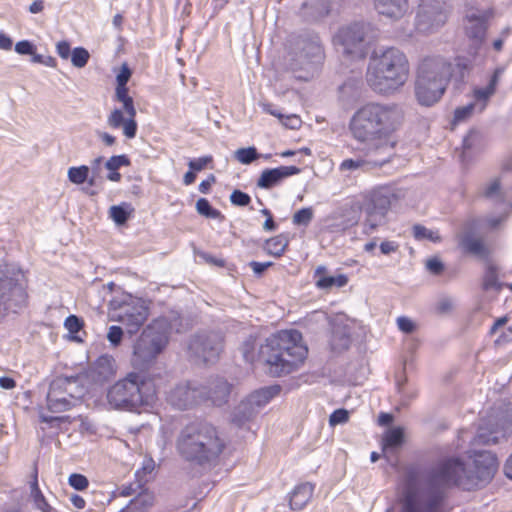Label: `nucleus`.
Masks as SVG:
<instances>
[{
	"label": "nucleus",
	"mask_w": 512,
	"mask_h": 512,
	"mask_svg": "<svg viewBox=\"0 0 512 512\" xmlns=\"http://www.w3.org/2000/svg\"><path fill=\"white\" fill-rule=\"evenodd\" d=\"M512 433V403H501L492 409L487 422L481 425L471 441L468 458L471 463L450 458L440 462L417 484L410 485L402 499L400 512H444V488L457 485L471 490L487 484L494 476L496 456L481 446L496 444L499 434Z\"/></svg>",
	"instance_id": "1"
},
{
	"label": "nucleus",
	"mask_w": 512,
	"mask_h": 512,
	"mask_svg": "<svg viewBox=\"0 0 512 512\" xmlns=\"http://www.w3.org/2000/svg\"><path fill=\"white\" fill-rule=\"evenodd\" d=\"M404 121V111L395 103L370 102L355 111L349 122L352 137L370 152L392 157L394 133Z\"/></svg>",
	"instance_id": "2"
},
{
	"label": "nucleus",
	"mask_w": 512,
	"mask_h": 512,
	"mask_svg": "<svg viewBox=\"0 0 512 512\" xmlns=\"http://www.w3.org/2000/svg\"><path fill=\"white\" fill-rule=\"evenodd\" d=\"M255 339L250 337L243 342L240 350L248 363L257 358L267 366L272 376L291 373L305 360L308 349L303 343L302 334L297 330H282L268 337L255 352Z\"/></svg>",
	"instance_id": "3"
},
{
	"label": "nucleus",
	"mask_w": 512,
	"mask_h": 512,
	"mask_svg": "<svg viewBox=\"0 0 512 512\" xmlns=\"http://www.w3.org/2000/svg\"><path fill=\"white\" fill-rule=\"evenodd\" d=\"M226 447L218 429L207 422H192L184 426L176 440V449L186 461L211 465L218 461Z\"/></svg>",
	"instance_id": "4"
},
{
	"label": "nucleus",
	"mask_w": 512,
	"mask_h": 512,
	"mask_svg": "<svg viewBox=\"0 0 512 512\" xmlns=\"http://www.w3.org/2000/svg\"><path fill=\"white\" fill-rule=\"evenodd\" d=\"M410 74L407 56L400 49L388 47L373 52L369 59L366 81L382 95H391L405 85Z\"/></svg>",
	"instance_id": "5"
},
{
	"label": "nucleus",
	"mask_w": 512,
	"mask_h": 512,
	"mask_svg": "<svg viewBox=\"0 0 512 512\" xmlns=\"http://www.w3.org/2000/svg\"><path fill=\"white\" fill-rule=\"evenodd\" d=\"M178 318L159 317L153 320L140 334L133 345L131 364L146 370L153 366L169 343L173 330L179 331Z\"/></svg>",
	"instance_id": "6"
},
{
	"label": "nucleus",
	"mask_w": 512,
	"mask_h": 512,
	"mask_svg": "<svg viewBox=\"0 0 512 512\" xmlns=\"http://www.w3.org/2000/svg\"><path fill=\"white\" fill-rule=\"evenodd\" d=\"M452 72V64L446 58H424L416 72L415 97L418 103L427 107L437 103L446 91Z\"/></svg>",
	"instance_id": "7"
},
{
	"label": "nucleus",
	"mask_w": 512,
	"mask_h": 512,
	"mask_svg": "<svg viewBox=\"0 0 512 512\" xmlns=\"http://www.w3.org/2000/svg\"><path fill=\"white\" fill-rule=\"evenodd\" d=\"M154 400V388L136 373L128 374L107 392V401L115 409L133 410L142 405H150Z\"/></svg>",
	"instance_id": "8"
},
{
	"label": "nucleus",
	"mask_w": 512,
	"mask_h": 512,
	"mask_svg": "<svg viewBox=\"0 0 512 512\" xmlns=\"http://www.w3.org/2000/svg\"><path fill=\"white\" fill-rule=\"evenodd\" d=\"M397 200L394 189L389 186H376L361 194L358 202L365 216L362 223L365 235L374 233L388 222V213Z\"/></svg>",
	"instance_id": "9"
},
{
	"label": "nucleus",
	"mask_w": 512,
	"mask_h": 512,
	"mask_svg": "<svg viewBox=\"0 0 512 512\" xmlns=\"http://www.w3.org/2000/svg\"><path fill=\"white\" fill-rule=\"evenodd\" d=\"M26 277L14 264L0 262V318L10 309L21 307L26 300Z\"/></svg>",
	"instance_id": "10"
},
{
	"label": "nucleus",
	"mask_w": 512,
	"mask_h": 512,
	"mask_svg": "<svg viewBox=\"0 0 512 512\" xmlns=\"http://www.w3.org/2000/svg\"><path fill=\"white\" fill-rule=\"evenodd\" d=\"M148 315L149 308L144 300L131 299L115 309L111 314V318L114 321L120 322L128 333L133 334L144 324Z\"/></svg>",
	"instance_id": "11"
},
{
	"label": "nucleus",
	"mask_w": 512,
	"mask_h": 512,
	"mask_svg": "<svg viewBox=\"0 0 512 512\" xmlns=\"http://www.w3.org/2000/svg\"><path fill=\"white\" fill-rule=\"evenodd\" d=\"M223 349V337L216 332H203L195 335L190 343L191 354L204 363H214Z\"/></svg>",
	"instance_id": "12"
},
{
	"label": "nucleus",
	"mask_w": 512,
	"mask_h": 512,
	"mask_svg": "<svg viewBox=\"0 0 512 512\" xmlns=\"http://www.w3.org/2000/svg\"><path fill=\"white\" fill-rule=\"evenodd\" d=\"M75 383L76 380L69 378H57L52 381L47 394V407L51 412H64L79 402V397L72 393Z\"/></svg>",
	"instance_id": "13"
},
{
	"label": "nucleus",
	"mask_w": 512,
	"mask_h": 512,
	"mask_svg": "<svg viewBox=\"0 0 512 512\" xmlns=\"http://www.w3.org/2000/svg\"><path fill=\"white\" fill-rule=\"evenodd\" d=\"M447 20L444 0H421L417 13V28L422 32L438 29Z\"/></svg>",
	"instance_id": "14"
},
{
	"label": "nucleus",
	"mask_w": 512,
	"mask_h": 512,
	"mask_svg": "<svg viewBox=\"0 0 512 512\" xmlns=\"http://www.w3.org/2000/svg\"><path fill=\"white\" fill-rule=\"evenodd\" d=\"M364 35L363 26L354 24L340 29L334 37V42L336 45L342 46L343 53L362 57L364 54Z\"/></svg>",
	"instance_id": "15"
},
{
	"label": "nucleus",
	"mask_w": 512,
	"mask_h": 512,
	"mask_svg": "<svg viewBox=\"0 0 512 512\" xmlns=\"http://www.w3.org/2000/svg\"><path fill=\"white\" fill-rule=\"evenodd\" d=\"M205 398L200 385L195 382H187L177 385L168 395V401L178 409H187L195 404L203 402Z\"/></svg>",
	"instance_id": "16"
},
{
	"label": "nucleus",
	"mask_w": 512,
	"mask_h": 512,
	"mask_svg": "<svg viewBox=\"0 0 512 512\" xmlns=\"http://www.w3.org/2000/svg\"><path fill=\"white\" fill-rule=\"evenodd\" d=\"M489 14L485 11L470 9L463 19L465 35L476 45H480L488 30Z\"/></svg>",
	"instance_id": "17"
},
{
	"label": "nucleus",
	"mask_w": 512,
	"mask_h": 512,
	"mask_svg": "<svg viewBox=\"0 0 512 512\" xmlns=\"http://www.w3.org/2000/svg\"><path fill=\"white\" fill-rule=\"evenodd\" d=\"M300 169L296 166H280L262 171L257 180V186L262 189H271L279 185L284 179L297 175Z\"/></svg>",
	"instance_id": "18"
},
{
	"label": "nucleus",
	"mask_w": 512,
	"mask_h": 512,
	"mask_svg": "<svg viewBox=\"0 0 512 512\" xmlns=\"http://www.w3.org/2000/svg\"><path fill=\"white\" fill-rule=\"evenodd\" d=\"M230 384L223 378L211 380L207 385H200V391L205 398L203 402L210 401L215 406H221L228 400L230 394Z\"/></svg>",
	"instance_id": "19"
},
{
	"label": "nucleus",
	"mask_w": 512,
	"mask_h": 512,
	"mask_svg": "<svg viewBox=\"0 0 512 512\" xmlns=\"http://www.w3.org/2000/svg\"><path fill=\"white\" fill-rule=\"evenodd\" d=\"M391 159V156L389 155H379L375 152H370L367 149V155L366 158H356V159H345L340 164V170L341 171H353V170H370L374 167H381L385 163L389 162Z\"/></svg>",
	"instance_id": "20"
},
{
	"label": "nucleus",
	"mask_w": 512,
	"mask_h": 512,
	"mask_svg": "<svg viewBox=\"0 0 512 512\" xmlns=\"http://www.w3.org/2000/svg\"><path fill=\"white\" fill-rule=\"evenodd\" d=\"M136 115L126 114L124 109H114L107 117V124L113 129L122 127L123 134L132 139L137 133V122L135 120Z\"/></svg>",
	"instance_id": "21"
},
{
	"label": "nucleus",
	"mask_w": 512,
	"mask_h": 512,
	"mask_svg": "<svg viewBox=\"0 0 512 512\" xmlns=\"http://www.w3.org/2000/svg\"><path fill=\"white\" fill-rule=\"evenodd\" d=\"M375 9L379 14L398 20L409 11V0H374Z\"/></svg>",
	"instance_id": "22"
},
{
	"label": "nucleus",
	"mask_w": 512,
	"mask_h": 512,
	"mask_svg": "<svg viewBox=\"0 0 512 512\" xmlns=\"http://www.w3.org/2000/svg\"><path fill=\"white\" fill-rule=\"evenodd\" d=\"M458 244L464 253L479 257L487 258L489 249L484 241L473 235L471 232H464L458 235Z\"/></svg>",
	"instance_id": "23"
},
{
	"label": "nucleus",
	"mask_w": 512,
	"mask_h": 512,
	"mask_svg": "<svg viewBox=\"0 0 512 512\" xmlns=\"http://www.w3.org/2000/svg\"><path fill=\"white\" fill-rule=\"evenodd\" d=\"M299 57L304 65L319 64L322 61L323 50L318 36H312L302 42Z\"/></svg>",
	"instance_id": "24"
},
{
	"label": "nucleus",
	"mask_w": 512,
	"mask_h": 512,
	"mask_svg": "<svg viewBox=\"0 0 512 512\" xmlns=\"http://www.w3.org/2000/svg\"><path fill=\"white\" fill-rule=\"evenodd\" d=\"M325 273L326 268L324 266H319L315 270V285L319 289L329 290L334 286L340 288L344 287L348 282V278L344 274H340L338 276H327Z\"/></svg>",
	"instance_id": "25"
},
{
	"label": "nucleus",
	"mask_w": 512,
	"mask_h": 512,
	"mask_svg": "<svg viewBox=\"0 0 512 512\" xmlns=\"http://www.w3.org/2000/svg\"><path fill=\"white\" fill-rule=\"evenodd\" d=\"M314 486L311 483H302L295 487L290 496V508L302 510L311 500Z\"/></svg>",
	"instance_id": "26"
},
{
	"label": "nucleus",
	"mask_w": 512,
	"mask_h": 512,
	"mask_svg": "<svg viewBox=\"0 0 512 512\" xmlns=\"http://www.w3.org/2000/svg\"><path fill=\"white\" fill-rule=\"evenodd\" d=\"M259 411L253 404L245 398L233 410L232 422L237 426H243L245 423L251 421Z\"/></svg>",
	"instance_id": "27"
},
{
	"label": "nucleus",
	"mask_w": 512,
	"mask_h": 512,
	"mask_svg": "<svg viewBox=\"0 0 512 512\" xmlns=\"http://www.w3.org/2000/svg\"><path fill=\"white\" fill-rule=\"evenodd\" d=\"M279 392H280V386H278V385L267 386V387H262L258 390H255L246 398L260 412V410L266 404H268L271 401V399H273L275 396H277L279 394Z\"/></svg>",
	"instance_id": "28"
},
{
	"label": "nucleus",
	"mask_w": 512,
	"mask_h": 512,
	"mask_svg": "<svg viewBox=\"0 0 512 512\" xmlns=\"http://www.w3.org/2000/svg\"><path fill=\"white\" fill-rule=\"evenodd\" d=\"M92 372L98 381H104L115 373V360L110 355H102L97 358L92 367Z\"/></svg>",
	"instance_id": "29"
},
{
	"label": "nucleus",
	"mask_w": 512,
	"mask_h": 512,
	"mask_svg": "<svg viewBox=\"0 0 512 512\" xmlns=\"http://www.w3.org/2000/svg\"><path fill=\"white\" fill-rule=\"evenodd\" d=\"M361 211L358 199L344 205L341 209V228L344 230L358 224Z\"/></svg>",
	"instance_id": "30"
},
{
	"label": "nucleus",
	"mask_w": 512,
	"mask_h": 512,
	"mask_svg": "<svg viewBox=\"0 0 512 512\" xmlns=\"http://www.w3.org/2000/svg\"><path fill=\"white\" fill-rule=\"evenodd\" d=\"M154 497L151 493L145 491L139 493L133 498L129 504L124 507L120 512H147L153 505Z\"/></svg>",
	"instance_id": "31"
},
{
	"label": "nucleus",
	"mask_w": 512,
	"mask_h": 512,
	"mask_svg": "<svg viewBox=\"0 0 512 512\" xmlns=\"http://www.w3.org/2000/svg\"><path fill=\"white\" fill-rule=\"evenodd\" d=\"M30 498L33 501L34 507L40 512H57V510L47 502L45 496L41 492L38 486L37 474H35L34 480L30 485Z\"/></svg>",
	"instance_id": "32"
},
{
	"label": "nucleus",
	"mask_w": 512,
	"mask_h": 512,
	"mask_svg": "<svg viewBox=\"0 0 512 512\" xmlns=\"http://www.w3.org/2000/svg\"><path fill=\"white\" fill-rule=\"evenodd\" d=\"M287 245V239L283 235H277L265 242L264 249L268 254L280 257L284 253Z\"/></svg>",
	"instance_id": "33"
},
{
	"label": "nucleus",
	"mask_w": 512,
	"mask_h": 512,
	"mask_svg": "<svg viewBox=\"0 0 512 512\" xmlns=\"http://www.w3.org/2000/svg\"><path fill=\"white\" fill-rule=\"evenodd\" d=\"M494 94L495 92L488 86L483 88H475L473 90V103L478 108V113H481L486 109L490 98Z\"/></svg>",
	"instance_id": "34"
},
{
	"label": "nucleus",
	"mask_w": 512,
	"mask_h": 512,
	"mask_svg": "<svg viewBox=\"0 0 512 512\" xmlns=\"http://www.w3.org/2000/svg\"><path fill=\"white\" fill-rule=\"evenodd\" d=\"M403 429L400 427L389 429L383 438L384 451L387 449L398 448L403 443Z\"/></svg>",
	"instance_id": "35"
},
{
	"label": "nucleus",
	"mask_w": 512,
	"mask_h": 512,
	"mask_svg": "<svg viewBox=\"0 0 512 512\" xmlns=\"http://www.w3.org/2000/svg\"><path fill=\"white\" fill-rule=\"evenodd\" d=\"M115 97L123 104V109L126 114H130L131 116L136 115L134 101L128 94L127 86H116Z\"/></svg>",
	"instance_id": "36"
},
{
	"label": "nucleus",
	"mask_w": 512,
	"mask_h": 512,
	"mask_svg": "<svg viewBox=\"0 0 512 512\" xmlns=\"http://www.w3.org/2000/svg\"><path fill=\"white\" fill-rule=\"evenodd\" d=\"M90 168L86 165L70 167L67 171V177L70 182L81 185L88 180Z\"/></svg>",
	"instance_id": "37"
},
{
	"label": "nucleus",
	"mask_w": 512,
	"mask_h": 512,
	"mask_svg": "<svg viewBox=\"0 0 512 512\" xmlns=\"http://www.w3.org/2000/svg\"><path fill=\"white\" fill-rule=\"evenodd\" d=\"M261 155L253 146L247 148H239L234 152V158L243 165H249L257 160Z\"/></svg>",
	"instance_id": "38"
},
{
	"label": "nucleus",
	"mask_w": 512,
	"mask_h": 512,
	"mask_svg": "<svg viewBox=\"0 0 512 512\" xmlns=\"http://www.w3.org/2000/svg\"><path fill=\"white\" fill-rule=\"evenodd\" d=\"M413 236L416 240H429L434 243L440 241V236L436 231L427 229L422 225H415L413 227Z\"/></svg>",
	"instance_id": "39"
},
{
	"label": "nucleus",
	"mask_w": 512,
	"mask_h": 512,
	"mask_svg": "<svg viewBox=\"0 0 512 512\" xmlns=\"http://www.w3.org/2000/svg\"><path fill=\"white\" fill-rule=\"evenodd\" d=\"M126 206V204L114 205L109 209V216L117 225H123L129 218V212L126 210Z\"/></svg>",
	"instance_id": "40"
},
{
	"label": "nucleus",
	"mask_w": 512,
	"mask_h": 512,
	"mask_svg": "<svg viewBox=\"0 0 512 512\" xmlns=\"http://www.w3.org/2000/svg\"><path fill=\"white\" fill-rule=\"evenodd\" d=\"M478 113V108L473 102L458 107L454 112V123H460L470 118L474 113Z\"/></svg>",
	"instance_id": "41"
},
{
	"label": "nucleus",
	"mask_w": 512,
	"mask_h": 512,
	"mask_svg": "<svg viewBox=\"0 0 512 512\" xmlns=\"http://www.w3.org/2000/svg\"><path fill=\"white\" fill-rule=\"evenodd\" d=\"M90 58L89 52L83 47H76L71 54V62L74 67L83 68Z\"/></svg>",
	"instance_id": "42"
},
{
	"label": "nucleus",
	"mask_w": 512,
	"mask_h": 512,
	"mask_svg": "<svg viewBox=\"0 0 512 512\" xmlns=\"http://www.w3.org/2000/svg\"><path fill=\"white\" fill-rule=\"evenodd\" d=\"M196 210L199 214L204 215L208 218H217L220 212L210 205L209 201L205 198H200L196 202Z\"/></svg>",
	"instance_id": "43"
},
{
	"label": "nucleus",
	"mask_w": 512,
	"mask_h": 512,
	"mask_svg": "<svg viewBox=\"0 0 512 512\" xmlns=\"http://www.w3.org/2000/svg\"><path fill=\"white\" fill-rule=\"evenodd\" d=\"M501 194V181L499 178H493L483 187V195L487 198H497Z\"/></svg>",
	"instance_id": "44"
},
{
	"label": "nucleus",
	"mask_w": 512,
	"mask_h": 512,
	"mask_svg": "<svg viewBox=\"0 0 512 512\" xmlns=\"http://www.w3.org/2000/svg\"><path fill=\"white\" fill-rule=\"evenodd\" d=\"M314 213L311 207L302 208L293 215L295 225L307 226L313 219Z\"/></svg>",
	"instance_id": "45"
},
{
	"label": "nucleus",
	"mask_w": 512,
	"mask_h": 512,
	"mask_svg": "<svg viewBox=\"0 0 512 512\" xmlns=\"http://www.w3.org/2000/svg\"><path fill=\"white\" fill-rule=\"evenodd\" d=\"M483 285L485 289H497L499 287L497 270L493 266L486 269Z\"/></svg>",
	"instance_id": "46"
},
{
	"label": "nucleus",
	"mask_w": 512,
	"mask_h": 512,
	"mask_svg": "<svg viewBox=\"0 0 512 512\" xmlns=\"http://www.w3.org/2000/svg\"><path fill=\"white\" fill-rule=\"evenodd\" d=\"M130 164L129 159L125 155H117L110 157L106 163L105 167L109 171L118 170L122 166H128Z\"/></svg>",
	"instance_id": "47"
},
{
	"label": "nucleus",
	"mask_w": 512,
	"mask_h": 512,
	"mask_svg": "<svg viewBox=\"0 0 512 512\" xmlns=\"http://www.w3.org/2000/svg\"><path fill=\"white\" fill-rule=\"evenodd\" d=\"M68 483L71 487L79 491L85 490L89 485L88 479L84 475L78 473L71 474L69 476Z\"/></svg>",
	"instance_id": "48"
},
{
	"label": "nucleus",
	"mask_w": 512,
	"mask_h": 512,
	"mask_svg": "<svg viewBox=\"0 0 512 512\" xmlns=\"http://www.w3.org/2000/svg\"><path fill=\"white\" fill-rule=\"evenodd\" d=\"M230 201L235 206H247L251 202L250 196L240 190H234L230 195Z\"/></svg>",
	"instance_id": "49"
},
{
	"label": "nucleus",
	"mask_w": 512,
	"mask_h": 512,
	"mask_svg": "<svg viewBox=\"0 0 512 512\" xmlns=\"http://www.w3.org/2000/svg\"><path fill=\"white\" fill-rule=\"evenodd\" d=\"M349 420V412L345 409L335 410L329 417L330 426L334 427L339 424H344Z\"/></svg>",
	"instance_id": "50"
},
{
	"label": "nucleus",
	"mask_w": 512,
	"mask_h": 512,
	"mask_svg": "<svg viewBox=\"0 0 512 512\" xmlns=\"http://www.w3.org/2000/svg\"><path fill=\"white\" fill-rule=\"evenodd\" d=\"M213 162V157L211 155L199 157L197 159L190 160L188 166L193 171H201L206 168L209 164Z\"/></svg>",
	"instance_id": "51"
},
{
	"label": "nucleus",
	"mask_w": 512,
	"mask_h": 512,
	"mask_svg": "<svg viewBox=\"0 0 512 512\" xmlns=\"http://www.w3.org/2000/svg\"><path fill=\"white\" fill-rule=\"evenodd\" d=\"M396 323L398 329L406 334L412 333L416 328L414 321L406 316L398 317Z\"/></svg>",
	"instance_id": "52"
},
{
	"label": "nucleus",
	"mask_w": 512,
	"mask_h": 512,
	"mask_svg": "<svg viewBox=\"0 0 512 512\" xmlns=\"http://www.w3.org/2000/svg\"><path fill=\"white\" fill-rule=\"evenodd\" d=\"M123 336V330L119 326H111L109 328L107 339L114 346H118L121 343Z\"/></svg>",
	"instance_id": "53"
},
{
	"label": "nucleus",
	"mask_w": 512,
	"mask_h": 512,
	"mask_svg": "<svg viewBox=\"0 0 512 512\" xmlns=\"http://www.w3.org/2000/svg\"><path fill=\"white\" fill-rule=\"evenodd\" d=\"M65 328L72 334L77 333L82 328V321L75 315H70L64 322Z\"/></svg>",
	"instance_id": "54"
},
{
	"label": "nucleus",
	"mask_w": 512,
	"mask_h": 512,
	"mask_svg": "<svg viewBox=\"0 0 512 512\" xmlns=\"http://www.w3.org/2000/svg\"><path fill=\"white\" fill-rule=\"evenodd\" d=\"M15 51L20 55L34 54L35 46L28 40H22L16 43Z\"/></svg>",
	"instance_id": "55"
},
{
	"label": "nucleus",
	"mask_w": 512,
	"mask_h": 512,
	"mask_svg": "<svg viewBox=\"0 0 512 512\" xmlns=\"http://www.w3.org/2000/svg\"><path fill=\"white\" fill-rule=\"evenodd\" d=\"M131 77V70L127 64H122L119 73L116 76L117 86H126Z\"/></svg>",
	"instance_id": "56"
},
{
	"label": "nucleus",
	"mask_w": 512,
	"mask_h": 512,
	"mask_svg": "<svg viewBox=\"0 0 512 512\" xmlns=\"http://www.w3.org/2000/svg\"><path fill=\"white\" fill-rule=\"evenodd\" d=\"M56 51L64 60H67L72 54L70 44L67 41L58 42L56 45Z\"/></svg>",
	"instance_id": "57"
},
{
	"label": "nucleus",
	"mask_w": 512,
	"mask_h": 512,
	"mask_svg": "<svg viewBox=\"0 0 512 512\" xmlns=\"http://www.w3.org/2000/svg\"><path fill=\"white\" fill-rule=\"evenodd\" d=\"M399 249V244L395 241H383L380 244V251L384 255L395 253Z\"/></svg>",
	"instance_id": "58"
},
{
	"label": "nucleus",
	"mask_w": 512,
	"mask_h": 512,
	"mask_svg": "<svg viewBox=\"0 0 512 512\" xmlns=\"http://www.w3.org/2000/svg\"><path fill=\"white\" fill-rule=\"evenodd\" d=\"M478 139V133L470 131L463 139V153L471 149Z\"/></svg>",
	"instance_id": "59"
},
{
	"label": "nucleus",
	"mask_w": 512,
	"mask_h": 512,
	"mask_svg": "<svg viewBox=\"0 0 512 512\" xmlns=\"http://www.w3.org/2000/svg\"><path fill=\"white\" fill-rule=\"evenodd\" d=\"M426 267L433 274L441 273L444 268L443 263L437 258L429 259L426 263Z\"/></svg>",
	"instance_id": "60"
},
{
	"label": "nucleus",
	"mask_w": 512,
	"mask_h": 512,
	"mask_svg": "<svg viewBox=\"0 0 512 512\" xmlns=\"http://www.w3.org/2000/svg\"><path fill=\"white\" fill-rule=\"evenodd\" d=\"M454 306V300L449 297H444L438 302V310L440 312H449Z\"/></svg>",
	"instance_id": "61"
},
{
	"label": "nucleus",
	"mask_w": 512,
	"mask_h": 512,
	"mask_svg": "<svg viewBox=\"0 0 512 512\" xmlns=\"http://www.w3.org/2000/svg\"><path fill=\"white\" fill-rule=\"evenodd\" d=\"M249 265L256 275H261L268 267H270L272 265V263L271 262L261 263V262L252 261L249 263Z\"/></svg>",
	"instance_id": "62"
},
{
	"label": "nucleus",
	"mask_w": 512,
	"mask_h": 512,
	"mask_svg": "<svg viewBox=\"0 0 512 512\" xmlns=\"http://www.w3.org/2000/svg\"><path fill=\"white\" fill-rule=\"evenodd\" d=\"M281 122L286 127H289L291 129H295V128L299 127V125L301 123L300 119L295 115L286 116L281 120Z\"/></svg>",
	"instance_id": "63"
},
{
	"label": "nucleus",
	"mask_w": 512,
	"mask_h": 512,
	"mask_svg": "<svg viewBox=\"0 0 512 512\" xmlns=\"http://www.w3.org/2000/svg\"><path fill=\"white\" fill-rule=\"evenodd\" d=\"M96 134L106 146H112L116 142V138L107 132L97 131Z\"/></svg>",
	"instance_id": "64"
}]
</instances>
